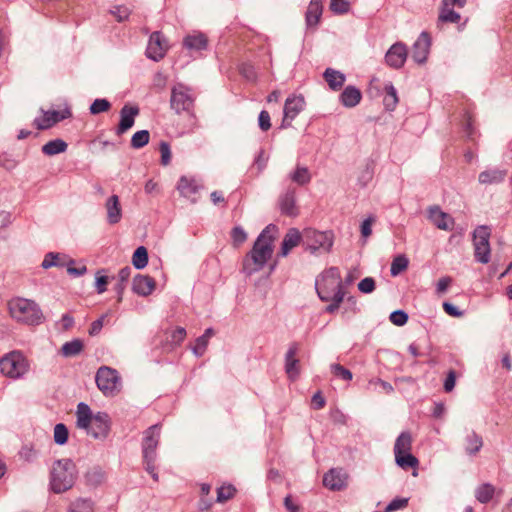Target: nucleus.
Masks as SVG:
<instances>
[{
    "instance_id": "52",
    "label": "nucleus",
    "mask_w": 512,
    "mask_h": 512,
    "mask_svg": "<svg viewBox=\"0 0 512 512\" xmlns=\"http://www.w3.org/2000/svg\"><path fill=\"white\" fill-rule=\"evenodd\" d=\"M160 153H161V163L164 166H167L171 162L172 154L170 150V146L166 142H162L160 144Z\"/></svg>"
},
{
    "instance_id": "11",
    "label": "nucleus",
    "mask_w": 512,
    "mask_h": 512,
    "mask_svg": "<svg viewBox=\"0 0 512 512\" xmlns=\"http://www.w3.org/2000/svg\"><path fill=\"white\" fill-rule=\"evenodd\" d=\"M74 261L68 256L59 253H49L45 256L42 266L44 268H50L52 266L67 267V271L73 275H82L86 271L85 266L74 267Z\"/></svg>"
},
{
    "instance_id": "15",
    "label": "nucleus",
    "mask_w": 512,
    "mask_h": 512,
    "mask_svg": "<svg viewBox=\"0 0 512 512\" xmlns=\"http://www.w3.org/2000/svg\"><path fill=\"white\" fill-rule=\"evenodd\" d=\"M431 46V37L427 32L421 33L413 46L412 58L419 64L427 60Z\"/></svg>"
},
{
    "instance_id": "58",
    "label": "nucleus",
    "mask_w": 512,
    "mask_h": 512,
    "mask_svg": "<svg viewBox=\"0 0 512 512\" xmlns=\"http://www.w3.org/2000/svg\"><path fill=\"white\" fill-rule=\"evenodd\" d=\"M112 14L115 16V18L118 21H123L128 18L129 14H130V10L126 6H117L112 11Z\"/></svg>"
},
{
    "instance_id": "19",
    "label": "nucleus",
    "mask_w": 512,
    "mask_h": 512,
    "mask_svg": "<svg viewBox=\"0 0 512 512\" xmlns=\"http://www.w3.org/2000/svg\"><path fill=\"white\" fill-rule=\"evenodd\" d=\"M139 109L136 106L125 105L120 112V123L117 127V134L121 135L129 130L135 121V117L138 115Z\"/></svg>"
},
{
    "instance_id": "38",
    "label": "nucleus",
    "mask_w": 512,
    "mask_h": 512,
    "mask_svg": "<svg viewBox=\"0 0 512 512\" xmlns=\"http://www.w3.org/2000/svg\"><path fill=\"white\" fill-rule=\"evenodd\" d=\"M494 493L495 489L492 485L483 484L477 489L476 497L480 502L487 503L492 499Z\"/></svg>"
},
{
    "instance_id": "35",
    "label": "nucleus",
    "mask_w": 512,
    "mask_h": 512,
    "mask_svg": "<svg viewBox=\"0 0 512 512\" xmlns=\"http://www.w3.org/2000/svg\"><path fill=\"white\" fill-rule=\"evenodd\" d=\"M148 263V252L144 246L138 247L133 256H132V264L137 269H143L146 267Z\"/></svg>"
},
{
    "instance_id": "10",
    "label": "nucleus",
    "mask_w": 512,
    "mask_h": 512,
    "mask_svg": "<svg viewBox=\"0 0 512 512\" xmlns=\"http://www.w3.org/2000/svg\"><path fill=\"white\" fill-rule=\"evenodd\" d=\"M490 229L486 226H480L475 229L473 234L474 255L481 263H488L490 260Z\"/></svg>"
},
{
    "instance_id": "64",
    "label": "nucleus",
    "mask_w": 512,
    "mask_h": 512,
    "mask_svg": "<svg viewBox=\"0 0 512 512\" xmlns=\"http://www.w3.org/2000/svg\"><path fill=\"white\" fill-rule=\"evenodd\" d=\"M407 502L408 500L403 498V499H395L393 500L387 507V510L388 511H395V510H398V509H401V508H404L406 507L407 505Z\"/></svg>"
},
{
    "instance_id": "62",
    "label": "nucleus",
    "mask_w": 512,
    "mask_h": 512,
    "mask_svg": "<svg viewBox=\"0 0 512 512\" xmlns=\"http://www.w3.org/2000/svg\"><path fill=\"white\" fill-rule=\"evenodd\" d=\"M311 406L313 409H321L325 406V400L320 392L316 393L311 400Z\"/></svg>"
},
{
    "instance_id": "27",
    "label": "nucleus",
    "mask_w": 512,
    "mask_h": 512,
    "mask_svg": "<svg viewBox=\"0 0 512 512\" xmlns=\"http://www.w3.org/2000/svg\"><path fill=\"white\" fill-rule=\"evenodd\" d=\"M395 461L404 470L413 469V476H417L419 461L411 452L395 455Z\"/></svg>"
},
{
    "instance_id": "22",
    "label": "nucleus",
    "mask_w": 512,
    "mask_h": 512,
    "mask_svg": "<svg viewBox=\"0 0 512 512\" xmlns=\"http://www.w3.org/2000/svg\"><path fill=\"white\" fill-rule=\"evenodd\" d=\"M305 100L301 95L289 96L284 105V119L293 120L304 109Z\"/></svg>"
},
{
    "instance_id": "33",
    "label": "nucleus",
    "mask_w": 512,
    "mask_h": 512,
    "mask_svg": "<svg viewBox=\"0 0 512 512\" xmlns=\"http://www.w3.org/2000/svg\"><path fill=\"white\" fill-rule=\"evenodd\" d=\"M67 149V143L61 139L49 141L42 147V151L45 155H56L65 152Z\"/></svg>"
},
{
    "instance_id": "48",
    "label": "nucleus",
    "mask_w": 512,
    "mask_h": 512,
    "mask_svg": "<svg viewBox=\"0 0 512 512\" xmlns=\"http://www.w3.org/2000/svg\"><path fill=\"white\" fill-rule=\"evenodd\" d=\"M350 4L347 0H331L330 9L336 14H344L349 11Z\"/></svg>"
},
{
    "instance_id": "53",
    "label": "nucleus",
    "mask_w": 512,
    "mask_h": 512,
    "mask_svg": "<svg viewBox=\"0 0 512 512\" xmlns=\"http://www.w3.org/2000/svg\"><path fill=\"white\" fill-rule=\"evenodd\" d=\"M332 373L334 376L340 377L346 381H349L352 379L351 372L339 364L332 366Z\"/></svg>"
},
{
    "instance_id": "42",
    "label": "nucleus",
    "mask_w": 512,
    "mask_h": 512,
    "mask_svg": "<svg viewBox=\"0 0 512 512\" xmlns=\"http://www.w3.org/2000/svg\"><path fill=\"white\" fill-rule=\"evenodd\" d=\"M236 489L230 484H224L217 491V501L225 502L235 495Z\"/></svg>"
},
{
    "instance_id": "59",
    "label": "nucleus",
    "mask_w": 512,
    "mask_h": 512,
    "mask_svg": "<svg viewBox=\"0 0 512 512\" xmlns=\"http://www.w3.org/2000/svg\"><path fill=\"white\" fill-rule=\"evenodd\" d=\"M259 126L263 131H267L271 127L270 115L267 111H261L259 115Z\"/></svg>"
},
{
    "instance_id": "5",
    "label": "nucleus",
    "mask_w": 512,
    "mask_h": 512,
    "mask_svg": "<svg viewBox=\"0 0 512 512\" xmlns=\"http://www.w3.org/2000/svg\"><path fill=\"white\" fill-rule=\"evenodd\" d=\"M9 315L16 322L26 325H39L43 314L39 306L32 300L15 297L8 302Z\"/></svg>"
},
{
    "instance_id": "43",
    "label": "nucleus",
    "mask_w": 512,
    "mask_h": 512,
    "mask_svg": "<svg viewBox=\"0 0 512 512\" xmlns=\"http://www.w3.org/2000/svg\"><path fill=\"white\" fill-rule=\"evenodd\" d=\"M386 95L384 97V104L388 109H394L398 102V97L395 88L392 85L385 87Z\"/></svg>"
},
{
    "instance_id": "39",
    "label": "nucleus",
    "mask_w": 512,
    "mask_h": 512,
    "mask_svg": "<svg viewBox=\"0 0 512 512\" xmlns=\"http://www.w3.org/2000/svg\"><path fill=\"white\" fill-rule=\"evenodd\" d=\"M291 179L293 182H295L299 185H304L310 181L311 176H310L309 170L307 168L297 167L295 172L291 175Z\"/></svg>"
},
{
    "instance_id": "45",
    "label": "nucleus",
    "mask_w": 512,
    "mask_h": 512,
    "mask_svg": "<svg viewBox=\"0 0 512 512\" xmlns=\"http://www.w3.org/2000/svg\"><path fill=\"white\" fill-rule=\"evenodd\" d=\"M68 429L64 424H57L54 428V440L57 444L63 445L68 439Z\"/></svg>"
},
{
    "instance_id": "63",
    "label": "nucleus",
    "mask_w": 512,
    "mask_h": 512,
    "mask_svg": "<svg viewBox=\"0 0 512 512\" xmlns=\"http://www.w3.org/2000/svg\"><path fill=\"white\" fill-rule=\"evenodd\" d=\"M456 382V375L453 371H450L446 377L445 383H444V389L446 392H450L453 390Z\"/></svg>"
},
{
    "instance_id": "8",
    "label": "nucleus",
    "mask_w": 512,
    "mask_h": 512,
    "mask_svg": "<svg viewBox=\"0 0 512 512\" xmlns=\"http://www.w3.org/2000/svg\"><path fill=\"white\" fill-rule=\"evenodd\" d=\"M96 384L106 396H114L121 390V380L117 371L107 366L98 369Z\"/></svg>"
},
{
    "instance_id": "55",
    "label": "nucleus",
    "mask_w": 512,
    "mask_h": 512,
    "mask_svg": "<svg viewBox=\"0 0 512 512\" xmlns=\"http://www.w3.org/2000/svg\"><path fill=\"white\" fill-rule=\"evenodd\" d=\"M358 289L362 293H371L375 289V281L371 277H366L358 284Z\"/></svg>"
},
{
    "instance_id": "14",
    "label": "nucleus",
    "mask_w": 512,
    "mask_h": 512,
    "mask_svg": "<svg viewBox=\"0 0 512 512\" xmlns=\"http://www.w3.org/2000/svg\"><path fill=\"white\" fill-rule=\"evenodd\" d=\"M167 42L159 32H154L149 39L147 56L153 60L163 58L167 51Z\"/></svg>"
},
{
    "instance_id": "37",
    "label": "nucleus",
    "mask_w": 512,
    "mask_h": 512,
    "mask_svg": "<svg viewBox=\"0 0 512 512\" xmlns=\"http://www.w3.org/2000/svg\"><path fill=\"white\" fill-rule=\"evenodd\" d=\"M70 512H94V505L91 500L77 499L71 504Z\"/></svg>"
},
{
    "instance_id": "3",
    "label": "nucleus",
    "mask_w": 512,
    "mask_h": 512,
    "mask_svg": "<svg viewBox=\"0 0 512 512\" xmlns=\"http://www.w3.org/2000/svg\"><path fill=\"white\" fill-rule=\"evenodd\" d=\"M77 425L95 438L106 437L110 430V418L106 413L92 415L90 408L80 403L77 406Z\"/></svg>"
},
{
    "instance_id": "29",
    "label": "nucleus",
    "mask_w": 512,
    "mask_h": 512,
    "mask_svg": "<svg viewBox=\"0 0 512 512\" xmlns=\"http://www.w3.org/2000/svg\"><path fill=\"white\" fill-rule=\"evenodd\" d=\"M362 98V94L359 89L348 86L344 89L341 94V102L346 107L356 106Z\"/></svg>"
},
{
    "instance_id": "44",
    "label": "nucleus",
    "mask_w": 512,
    "mask_h": 512,
    "mask_svg": "<svg viewBox=\"0 0 512 512\" xmlns=\"http://www.w3.org/2000/svg\"><path fill=\"white\" fill-rule=\"evenodd\" d=\"M110 282V277L104 273L103 270H100L96 273V291L98 294H102L107 290V285Z\"/></svg>"
},
{
    "instance_id": "34",
    "label": "nucleus",
    "mask_w": 512,
    "mask_h": 512,
    "mask_svg": "<svg viewBox=\"0 0 512 512\" xmlns=\"http://www.w3.org/2000/svg\"><path fill=\"white\" fill-rule=\"evenodd\" d=\"M213 335H214L213 329H211V328L207 329L202 336H200L199 338L196 339L195 344L193 345V352L198 356L203 355L207 348L209 339Z\"/></svg>"
},
{
    "instance_id": "28",
    "label": "nucleus",
    "mask_w": 512,
    "mask_h": 512,
    "mask_svg": "<svg viewBox=\"0 0 512 512\" xmlns=\"http://www.w3.org/2000/svg\"><path fill=\"white\" fill-rule=\"evenodd\" d=\"M322 15L321 0H311L306 13V22L308 26H316Z\"/></svg>"
},
{
    "instance_id": "20",
    "label": "nucleus",
    "mask_w": 512,
    "mask_h": 512,
    "mask_svg": "<svg viewBox=\"0 0 512 512\" xmlns=\"http://www.w3.org/2000/svg\"><path fill=\"white\" fill-rule=\"evenodd\" d=\"M184 46L191 52H201L208 47L207 36L199 31H193L184 38Z\"/></svg>"
},
{
    "instance_id": "31",
    "label": "nucleus",
    "mask_w": 512,
    "mask_h": 512,
    "mask_svg": "<svg viewBox=\"0 0 512 512\" xmlns=\"http://www.w3.org/2000/svg\"><path fill=\"white\" fill-rule=\"evenodd\" d=\"M455 5L450 4V0H444L443 6L439 15V21L457 23L460 20V15L453 10Z\"/></svg>"
},
{
    "instance_id": "13",
    "label": "nucleus",
    "mask_w": 512,
    "mask_h": 512,
    "mask_svg": "<svg viewBox=\"0 0 512 512\" xmlns=\"http://www.w3.org/2000/svg\"><path fill=\"white\" fill-rule=\"evenodd\" d=\"M71 116L68 108L62 110H50L43 112L42 116L35 119V125L39 130L52 127L56 123Z\"/></svg>"
},
{
    "instance_id": "16",
    "label": "nucleus",
    "mask_w": 512,
    "mask_h": 512,
    "mask_svg": "<svg viewBox=\"0 0 512 512\" xmlns=\"http://www.w3.org/2000/svg\"><path fill=\"white\" fill-rule=\"evenodd\" d=\"M407 58V48L403 43H395L385 56L386 63L393 68L403 66Z\"/></svg>"
},
{
    "instance_id": "50",
    "label": "nucleus",
    "mask_w": 512,
    "mask_h": 512,
    "mask_svg": "<svg viewBox=\"0 0 512 512\" xmlns=\"http://www.w3.org/2000/svg\"><path fill=\"white\" fill-rule=\"evenodd\" d=\"M481 447H482V439L478 435L472 434L468 437L467 450L470 453L478 452Z\"/></svg>"
},
{
    "instance_id": "51",
    "label": "nucleus",
    "mask_w": 512,
    "mask_h": 512,
    "mask_svg": "<svg viewBox=\"0 0 512 512\" xmlns=\"http://www.w3.org/2000/svg\"><path fill=\"white\" fill-rule=\"evenodd\" d=\"M376 222L375 216H369L361 225V235L363 238H368L372 234V225Z\"/></svg>"
},
{
    "instance_id": "4",
    "label": "nucleus",
    "mask_w": 512,
    "mask_h": 512,
    "mask_svg": "<svg viewBox=\"0 0 512 512\" xmlns=\"http://www.w3.org/2000/svg\"><path fill=\"white\" fill-rule=\"evenodd\" d=\"M77 476L78 470L72 460H58L51 467L50 487L55 493H63L74 486Z\"/></svg>"
},
{
    "instance_id": "9",
    "label": "nucleus",
    "mask_w": 512,
    "mask_h": 512,
    "mask_svg": "<svg viewBox=\"0 0 512 512\" xmlns=\"http://www.w3.org/2000/svg\"><path fill=\"white\" fill-rule=\"evenodd\" d=\"M160 429L157 426H152L145 432L143 439V456L146 462L147 471L152 477L157 480V475L154 472L155 468L152 464L154 460V452L158 445Z\"/></svg>"
},
{
    "instance_id": "40",
    "label": "nucleus",
    "mask_w": 512,
    "mask_h": 512,
    "mask_svg": "<svg viewBox=\"0 0 512 512\" xmlns=\"http://www.w3.org/2000/svg\"><path fill=\"white\" fill-rule=\"evenodd\" d=\"M408 267V259L405 256H397L391 264V274L397 276Z\"/></svg>"
},
{
    "instance_id": "57",
    "label": "nucleus",
    "mask_w": 512,
    "mask_h": 512,
    "mask_svg": "<svg viewBox=\"0 0 512 512\" xmlns=\"http://www.w3.org/2000/svg\"><path fill=\"white\" fill-rule=\"evenodd\" d=\"M453 279L450 276L442 277L438 280L436 285V291L438 294L444 293L451 285Z\"/></svg>"
},
{
    "instance_id": "61",
    "label": "nucleus",
    "mask_w": 512,
    "mask_h": 512,
    "mask_svg": "<svg viewBox=\"0 0 512 512\" xmlns=\"http://www.w3.org/2000/svg\"><path fill=\"white\" fill-rule=\"evenodd\" d=\"M232 238L236 245H240L246 240V234L242 229L234 228L232 231Z\"/></svg>"
},
{
    "instance_id": "7",
    "label": "nucleus",
    "mask_w": 512,
    "mask_h": 512,
    "mask_svg": "<svg viewBox=\"0 0 512 512\" xmlns=\"http://www.w3.org/2000/svg\"><path fill=\"white\" fill-rule=\"evenodd\" d=\"M303 245L311 252H329L333 245V234L306 229L303 232Z\"/></svg>"
},
{
    "instance_id": "24",
    "label": "nucleus",
    "mask_w": 512,
    "mask_h": 512,
    "mask_svg": "<svg viewBox=\"0 0 512 512\" xmlns=\"http://www.w3.org/2000/svg\"><path fill=\"white\" fill-rule=\"evenodd\" d=\"M107 221L109 224H117L122 218V207L117 195L110 196L105 202Z\"/></svg>"
},
{
    "instance_id": "32",
    "label": "nucleus",
    "mask_w": 512,
    "mask_h": 512,
    "mask_svg": "<svg viewBox=\"0 0 512 512\" xmlns=\"http://www.w3.org/2000/svg\"><path fill=\"white\" fill-rule=\"evenodd\" d=\"M324 78L329 87L333 90L340 89L345 81V76L339 71L333 69H327L324 73Z\"/></svg>"
},
{
    "instance_id": "26",
    "label": "nucleus",
    "mask_w": 512,
    "mask_h": 512,
    "mask_svg": "<svg viewBox=\"0 0 512 512\" xmlns=\"http://www.w3.org/2000/svg\"><path fill=\"white\" fill-rule=\"evenodd\" d=\"M301 241L303 242V234L301 235L297 229H290L284 237L281 254L286 256Z\"/></svg>"
},
{
    "instance_id": "1",
    "label": "nucleus",
    "mask_w": 512,
    "mask_h": 512,
    "mask_svg": "<svg viewBox=\"0 0 512 512\" xmlns=\"http://www.w3.org/2000/svg\"><path fill=\"white\" fill-rule=\"evenodd\" d=\"M316 292L321 301L329 303L326 308L328 313L333 314L339 309L346 291L338 268L330 267L317 277Z\"/></svg>"
},
{
    "instance_id": "56",
    "label": "nucleus",
    "mask_w": 512,
    "mask_h": 512,
    "mask_svg": "<svg viewBox=\"0 0 512 512\" xmlns=\"http://www.w3.org/2000/svg\"><path fill=\"white\" fill-rule=\"evenodd\" d=\"M408 320V316L403 311H395L390 315V321L397 326L404 325Z\"/></svg>"
},
{
    "instance_id": "47",
    "label": "nucleus",
    "mask_w": 512,
    "mask_h": 512,
    "mask_svg": "<svg viewBox=\"0 0 512 512\" xmlns=\"http://www.w3.org/2000/svg\"><path fill=\"white\" fill-rule=\"evenodd\" d=\"M503 174L497 171H485L479 175V181L481 183H493L502 180Z\"/></svg>"
},
{
    "instance_id": "23",
    "label": "nucleus",
    "mask_w": 512,
    "mask_h": 512,
    "mask_svg": "<svg viewBox=\"0 0 512 512\" xmlns=\"http://www.w3.org/2000/svg\"><path fill=\"white\" fill-rule=\"evenodd\" d=\"M156 287L155 280L148 275H137L133 279V291L141 296L150 295Z\"/></svg>"
},
{
    "instance_id": "2",
    "label": "nucleus",
    "mask_w": 512,
    "mask_h": 512,
    "mask_svg": "<svg viewBox=\"0 0 512 512\" xmlns=\"http://www.w3.org/2000/svg\"><path fill=\"white\" fill-rule=\"evenodd\" d=\"M275 232V226H268L256 240L251 253L245 257L243 267L248 274L260 270L271 258Z\"/></svg>"
},
{
    "instance_id": "25",
    "label": "nucleus",
    "mask_w": 512,
    "mask_h": 512,
    "mask_svg": "<svg viewBox=\"0 0 512 512\" xmlns=\"http://www.w3.org/2000/svg\"><path fill=\"white\" fill-rule=\"evenodd\" d=\"M299 347L297 344H293L286 355V372L290 379H296L299 375V366L296 355L298 353Z\"/></svg>"
},
{
    "instance_id": "18",
    "label": "nucleus",
    "mask_w": 512,
    "mask_h": 512,
    "mask_svg": "<svg viewBox=\"0 0 512 512\" xmlns=\"http://www.w3.org/2000/svg\"><path fill=\"white\" fill-rule=\"evenodd\" d=\"M429 220L441 230H451L454 226L453 218L443 212L439 207H431L428 211Z\"/></svg>"
},
{
    "instance_id": "54",
    "label": "nucleus",
    "mask_w": 512,
    "mask_h": 512,
    "mask_svg": "<svg viewBox=\"0 0 512 512\" xmlns=\"http://www.w3.org/2000/svg\"><path fill=\"white\" fill-rule=\"evenodd\" d=\"M186 338V330L182 327H177L171 332V342L174 345L181 344Z\"/></svg>"
},
{
    "instance_id": "30",
    "label": "nucleus",
    "mask_w": 512,
    "mask_h": 512,
    "mask_svg": "<svg viewBox=\"0 0 512 512\" xmlns=\"http://www.w3.org/2000/svg\"><path fill=\"white\" fill-rule=\"evenodd\" d=\"M412 436L409 432H402L396 439L394 445V454L401 455L404 453H410L412 449Z\"/></svg>"
},
{
    "instance_id": "17",
    "label": "nucleus",
    "mask_w": 512,
    "mask_h": 512,
    "mask_svg": "<svg viewBox=\"0 0 512 512\" xmlns=\"http://www.w3.org/2000/svg\"><path fill=\"white\" fill-rule=\"evenodd\" d=\"M200 188L201 186L194 177L182 176L177 183L180 194L193 202L196 201Z\"/></svg>"
},
{
    "instance_id": "60",
    "label": "nucleus",
    "mask_w": 512,
    "mask_h": 512,
    "mask_svg": "<svg viewBox=\"0 0 512 512\" xmlns=\"http://www.w3.org/2000/svg\"><path fill=\"white\" fill-rule=\"evenodd\" d=\"M443 309L449 316L452 317H461L463 315V313L456 306L448 302L443 303Z\"/></svg>"
},
{
    "instance_id": "49",
    "label": "nucleus",
    "mask_w": 512,
    "mask_h": 512,
    "mask_svg": "<svg viewBox=\"0 0 512 512\" xmlns=\"http://www.w3.org/2000/svg\"><path fill=\"white\" fill-rule=\"evenodd\" d=\"M281 209L287 215H295L296 207L293 196H286L281 202Z\"/></svg>"
},
{
    "instance_id": "41",
    "label": "nucleus",
    "mask_w": 512,
    "mask_h": 512,
    "mask_svg": "<svg viewBox=\"0 0 512 512\" xmlns=\"http://www.w3.org/2000/svg\"><path fill=\"white\" fill-rule=\"evenodd\" d=\"M150 139L149 132L146 130L137 131L132 139H131V145L134 148H141L145 146Z\"/></svg>"
},
{
    "instance_id": "36",
    "label": "nucleus",
    "mask_w": 512,
    "mask_h": 512,
    "mask_svg": "<svg viewBox=\"0 0 512 512\" xmlns=\"http://www.w3.org/2000/svg\"><path fill=\"white\" fill-rule=\"evenodd\" d=\"M83 349V343L80 340H73L71 342L65 343L61 348V353L64 356H74L81 352Z\"/></svg>"
},
{
    "instance_id": "12",
    "label": "nucleus",
    "mask_w": 512,
    "mask_h": 512,
    "mask_svg": "<svg viewBox=\"0 0 512 512\" xmlns=\"http://www.w3.org/2000/svg\"><path fill=\"white\" fill-rule=\"evenodd\" d=\"M193 97L188 93V89L179 84L173 87L171 95V107L177 113L190 112L193 107Z\"/></svg>"
},
{
    "instance_id": "46",
    "label": "nucleus",
    "mask_w": 512,
    "mask_h": 512,
    "mask_svg": "<svg viewBox=\"0 0 512 512\" xmlns=\"http://www.w3.org/2000/svg\"><path fill=\"white\" fill-rule=\"evenodd\" d=\"M110 108L111 104L106 99H96L90 107V112L92 114H99L107 112Z\"/></svg>"
},
{
    "instance_id": "6",
    "label": "nucleus",
    "mask_w": 512,
    "mask_h": 512,
    "mask_svg": "<svg viewBox=\"0 0 512 512\" xmlns=\"http://www.w3.org/2000/svg\"><path fill=\"white\" fill-rule=\"evenodd\" d=\"M28 370V359L20 351H11L0 359L1 373L11 379L22 377Z\"/></svg>"
},
{
    "instance_id": "21",
    "label": "nucleus",
    "mask_w": 512,
    "mask_h": 512,
    "mask_svg": "<svg viewBox=\"0 0 512 512\" xmlns=\"http://www.w3.org/2000/svg\"><path fill=\"white\" fill-rule=\"evenodd\" d=\"M347 476L341 470L331 469L323 477V485L330 490H341L346 485Z\"/></svg>"
}]
</instances>
